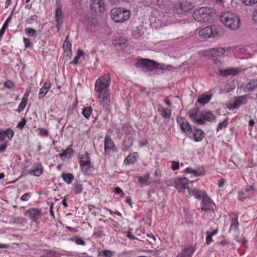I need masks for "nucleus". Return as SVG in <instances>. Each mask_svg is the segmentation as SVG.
<instances>
[{
    "label": "nucleus",
    "mask_w": 257,
    "mask_h": 257,
    "mask_svg": "<svg viewBox=\"0 0 257 257\" xmlns=\"http://www.w3.org/2000/svg\"><path fill=\"white\" fill-rule=\"evenodd\" d=\"M220 20L226 27L231 30H236L240 26V19L234 13L224 12L221 15Z\"/></svg>",
    "instance_id": "obj_1"
},
{
    "label": "nucleus",
    "mask_w": 257,
    "mask_h": 257,
    "mask_svg": "<svg viewBox=\"0 0 257 257\" xmlns=\"http://www.w3.org/2000/svg\"><path fill=\"white\" fill-rule=\"evenodd\" d=\"M111 83L110 74L108 73L99 77L96 81L94 89L96 92L109 91V87Z\"/></svg>",
    "instance_id": "obj_2"
},
{
    "label": "nucleus",
    "mask_w": 257,
    "mask_h": 257,
    "mask_svg": "<svg viewBox=\"0 0 257 257\" xmlns=\"http://www.w3.org/2000/svg\"><path fill=\"white\" fill-rule=\"evenodd\" d=\"M131 14L130 11L121 8H114L111 11V18L116 23H122L127 21Z\"/></svg>",
    "instance_id": "obj_3"
},
{
    "label": "nucleus",
    "mask_w": 257,
    "mask_h": 257,
    "mask_svg": "<svg viewBox=\"0 0 257 257\" xmlns=\"http://www.w3.org/2000/svg\"><path fill=\"white\" fill-rule=\"evenodd\" d=\"M212 10L207 7H201L194 11L193 18L196 21L205 22L209 20Z\"/></svg>",
    "instance_id": "obj_4"
},
{
    "label": "nucleus",
    "mask_w": 257,
    "mask_h": 257,
    "mask_svg": "<svg viewBox=\"0 0 257 257\" xmlns=\"http://www.w3.org/2000/svg\"><path fill=\"white\" fill-rule=\"evenodd\" d=\"M80 165L82 172L85 175H88L93 170V167L91 164L89 154L88 152H86L81 156Z\"/></svg>",
    "instance_id": "obj_5"
},
{
    "label": "nucleus",
    "mask_w": 257,
    "mask_h": 257,
    "mask_svg": "<svg viewBox=\"0 0 257 257\" xmlns=\"http://www.w3.org/2000/svg\"><path fill=\"white\" fill-rule=\"evenodd\" d=\"M156 61L148 59H141L135 63L137 68L142 69L144 72L152 71L156 69Z\"/></svg>",
    "instance_id": "obj_6"
},
{
    "label": "nucleus",
    "mask_w": 257,
    "mask_h": 257,
    "mask_svg": "<svg viewBox=\"0 0 257 257\" xmlns=\"http://www.w3.org/2000/svg\"><path fill=\"white\" fill-rule=\"evenodd\" d=\"M219 28L216 26L206 27L199 32V36L202 39L216 37L219 34Z\"/></svg>",
    "instance_id": "obj_7"
},
{
    "label": "nucleus",
    "mask_w": 257,
    "mask_h": 257,
    "mask_svg": "<svg viewBox=\"0 0 257 257\" xmlns=\"http://www.w3.org/2000/svg\"><path fill=\"white\" fill-rule=\"evenodd\" d=\"M174 186L179 192L184 193L185 190L187 189L188 191L190 188L188 185V180L186 177H178L174 179Z\"/></svg>",
    "instance_id": "obj_8"
},
{
    "label": "nucleus",
    "mask_w": 257,
    "mask_h": 257,
    "mask_svg": "<svg viewBox=\"0 0 257 257\" xmlns=\"http://www.w3.org/2000/svg\"><path fill=\"white\" fill-rule=\"evenodd\" d=\"M189 117L191 118L193 121L199 124H203L204 122L202 118V111H201L199 108L194 107L189 110L188 112Z\"/></svg>",
    "instance_id": "obj_9"
},
{
    "label": "nucleus",
    "mask_w": 257,
    "mask_h": 257,
    "mask_svg": "<svg viewBox=\"0 0 257 257\" xmlns=\"http://www.w3.org/2000/svg\"><path fill=\"white\" fill-rule=\"evenodd\" d=\"M99 101L105 110H108L110 104V94L109 91L98 92Z\"/></svg>",
    "instance_id": "obj_10"
},
{
    "label": "nucleus",
    "mask_w": 257,
    "mask_h": 257,
    "mask_svg": "<svg viewBox=\"0 0 257 257\" xmlns=\"http://www.w3.org/2000/svg\"><path fill=\"white\" fill-rule=\"evenodd\" d=\"M25 214L30 219L32 220L33 222L39 223L41 217L42 210L38 208H31L28 210L26 212Z\"/></svg>",
    "instance_id": "obj_11"
},
{
    "label": "nucleus",
    "mask_w": 257,
    "mask_h": 257,
    "mask_svg": "<svg viewBox=\"0 0 257 257\" xmlns=\"http://www.w3.org/2000/svg\"><path fill=\"white\" fill-rule=\"evenodd\" d=\"M90 9L96 14L101 13L105 10V5L103 0H91Z\"/></svg>",
    "instance_id": "obj_12"
},
{
    "label": "nucleus",
    "mask_w": 257,
    "mask_h": 257,
    "mask_svg": "<svg viewBox=\"0 0 257 257\" xmlns=\"http://www.w3.org/2000/svg\"><path fill=\"white\" fill-rule=\"evenodd\" d=\"M215 204L207 196H205L201 203V210L204 212L213 211Z\"/></svg>",
    "instance_id": "obj_13"
},
{
    "label": "nucleus",
    "mask_w": 257,
    "mask_h": 257,
    "mask_svg": "<svg viewBox=\"0 0 257 257\" xmlns=\"http://www.w3.org/2000/svg\"><path fill=\"white\" fill-rule=\"evenodd\" d=\"M176 120L182 132L186 133L191 131L192 128L190 123L185 118L178 116Z\"/></svg>",
    "instance_id": "obj_14"
},
{
    "label": "nucleus",
    "mask_w": 257,
    "mask_h": 257,
    "mask_svg": "<svg viewBox=\"0 0 257 257\" xmlns=\"http://www.w3.org/2000/svg\"><path fill=\"white\" fill-rule=\"evenodd\" d=\"M64 15L61 8H57L55 15V21L56 23L57 31H59L63 22Z\"/></svg>",
    "instance_id": "obj_15"
},
{
    "label": "nucleus",
    "mask_w": 257,
    "mask_h": 257,
    "mask_svg": "<svg viewBox=\"0 0 257 257\" xmlns=\"http://www.w3.org/2000/svg\"><path fill=\"white\" fill-rule=\"evenodd\" d=\"M194 7V3L191 0H184L180 4L181 10L187 13L192 11Z\"/></svg>",
    "instance_id": "obj_16"
},
{
    "label": "nucleus",
    "mask_w": 257,
    "mask_h": 257,
    "mask_svg": "<svg viewBox=\"0 0 257 257\" xmlns=\"http://www.w3.org/2000/svg\"><path fill=\"white\" fill-rule=\"evenodd\" d=\"M43 167L41 164H34L32 168L30 174L35 176H40L43 172Z\"/></svg>",
    "instance_id": "obj_17"
},
{
    "label": "nucleus",
    "mask_w": 257,
    "mask_h": 257,
    "mask_svg": "<svg viewBox=\"0 0 257 257\" xmlns=\"http://www.w3.org/2000/svg\"><path fill=\"white\" fill-rule=\"evenodd\" d=\"M246 102V98L244 95L238 97H235L231 104V106L234 108H237L241 105L245 103Z\"/></svg>",
    "instance_id": "obj_18"
},
{
    "label": "nucleus",
    "mask_w": 257,
    "mask_h": 257,
    "mask_svg": "<svg viewBox=\"0 0 257 257\" xmlns=\"http://www.w3.org/2000/svg\"><path fill=\"white\" fill-rule=\"evenodd\" d=\"M51 86V83L49 80H47L43 86L41 88L39 94V98H42L45 96L47 92L49 91Z\"/></svg>",
    "instance_id": "obj_19"
},
{
    "label": "nucleus",
    "mask_w": 257,
    "mask_h": 257,
    "mask_svg": "<svg viewBox=\"0 0 257 257\" xmlns=\"http://www.w3.org/2000/svg\"><path fill=\"white\" fill-rule=\"evenodd\" d=\"M189 194L191 195L194 196L195 197L198 199H203L205 196H207L205 191L199 190L197 189H193L192 190L189 189Z\"/></svg>",
    "instance_id": "obj_20"
},
{
    "label": "nucleus",
    "mask_w": 257,
    "mask_h": 257,
    "mask_svg": "<svg viewBox=\"0 0 257 257\" xmlns=\"http://www.w3.org/2000/svg\"><path fill=\"white\" fill-rule=\"evenodd\" d=\"M254 193V190L252 186H249L244 189V191L239 193V197L241 199L249 197Z\"/></svg>",
    "instance_id": "obj_21"
},
{
    "label": "nucleus",
    "mask_w": 257,
    "mask_h": 257,
    "mask_svg": "<svg viewBox=\"0 0 257 257\" xmlns=\"http://www.w3.org/2000/svg\"><path fill=\"white\" fill-rule=\"evenodd\" d=\"M202 114L204 124L205 123V121H211L215 118L214 115L209 111H202Z\"/></svg>",
    "instance_id": "obj_22"
},
{
    "label": "nucleus",
    "mask_w": 257,
    "mask_h": 257,
    "mask_svg": "<svg viewBox=\"0 0 257 257\" xmlns=\"http://www.w3.org/2000/svg\"><path fill=\"white\" fill-rule=\"evenodd\" d=\"M194 250L191 247L184 248L177 257H192Z\"/></svg>",
    "instance_id": "obj_23"
},
{
    "label": "nucleus",
    "mask_w": 257,
    "mask_h": 257,
    "mask_svg": "<svg viewBox=\"0 0 257 257\" xmlns=\"http://www.w3.org/2000/svg\"><path fill=\"white\" fill-rule=\"evenodd\" d=\"M239 223L237 218L235 217L231 219V224L229 229V232L233 231L234 232H237L238 231Z\"/></svg>",
    "instance_id": "obj_24"
},
{
    "label": "nucleus",
    "mask_w": 257,
    "mask_h": 257,
    "mask_svg": "<svg viewBox=\"0 0 257 257\" xmlns=\"http://www.w3.org/2000/svg\"><path fill=\"white\" fill-rule=\"evenodd\" d=\"M158 111L160 112L161 116L165 118H169L171 116V110L169 108L160 106L158 107Z\"/></svg>",
    "instance_id": "obj_25"
},
{
    "label": "nucleus",
    "mask_w": 257,
    "mask_h": 257,
    "mask_svg": "<svg viewBox=\"0 0 257 257\" xmlns=\"http://www.w3.org/2000/svg\"><path fill=\"white\" fill-rule=\"evenodd\" d=\"M237 70L233 68H229L226 70L219 71V74L221 76L235 75L237 73Z\"/></svg>",
    "instance_id": "obj_26"
},
{
    "label": "nucleus",
    "mask_w": 257,
    "mask_h": 257,
    "mask_svg": "<svg viewBox=\"0 0 257 257\" xmlns=\"http://www.w3.org/2000/svg\"><path fill=\"white\" fill-rule=\"evenodd\" d=\"M114 147V145L112 140L109 137H106L105 139L104 143L105 152L107 153L108 151L112 149Z\"/></svg>",
    "instance_id": "obj_27"
},
{
    "label": "nucleus",
    "mask_w": 257,
    "mask_h": 257,
    "mask_svg": "<svg viewBox=\"0 0 257 257\" xmlns=\"http://www.w3.org/2000/svg\"><path fill=\"white\" fill-rule=\"evenodd\" d=\"M63 180L68 184H70L74 179L73 175L71 173H63L61 174Z\"/></svg>",
    "instance_id": "obj_28"
},
{
    "label": "nucleus",
    "mask_w": 257,
    "mask_h": 257,
    "mask_svg": "<svg viewBox=\"0 0 257 257\" xmlns=\"http://www.w3.org/2000/svg\"><path fill=\"white\" fill-rule=\"evenodd\" d=\"M218 232V229L217 228L214 229L212 231H207L206 232L207 234V236L206 237V243L208 245L210 244L212 241V237L213 235H216Z\"/></svg>",
    "instance_id": "obj_29"
},
{
    "label": "nucleus",
    "mask_w": 257,
    "mask_h": 257,
    "mask_svg": "<svg viewBox=\"0 0 257 257\" xmlns=\"http://www.w3.org/2000/svg\"><path fill=\"white\" fill-rule=\"evenodd\" d=\"M212 95L210 94H203L198 99V102L202 104L207 103L211 99Z\"/></svg>",
    "instance_id": "obj_30"
},
{
    "label": "nucleus",
    "mask_w": 257,
    "mask_h": 257,
    "mask_svg": "<svg viewBox=\"0 0 257 257\" xmlns=\"http://www.w3.org/2000/svg\"><path fill=\"white\" fill-rule=\"evenodd\" d=\"M194 139L196 142L201 141L204 137V133L201 130H196L193 134Z\"/></svg>",
    "instance_id": "obj_31"
},
{
    "label": "nucleus",
    "mask_w": 257,
    "mask_h": 257,
    "mask_svg": "<svg viewBox=\"0 0 257 257\" xmlns=\"http://www.w3.org/2000/svg\"><path fill=\"white\" fill-rule=\"evenodd\" d=\"M211 51L213 55L219 57L223 56L226 52L225 49L223 48H214L211 49Z\"/></svg>",
    "instance_id": "obj_32"
},
{
    "label": "nucleus",
    "mask_w": 257,
    "mask_h": 257,
    "mask_svg": "<svg viewBox=\"0 0 257 257\" xmlns=\"http://www.w3.org/2000/svg\"><path fill=\"white\" fill-rule=\"evenodd\" d=\"M257 87V80L249 82L245 86V90L247 91H251Z\"/></svg>",
    "instance_id": "obj_33"
},
{
    "label": "nucleus",
    "mask_w": 257,
    "mask_h": 257,
    "mask_svg": "<svg viewBox=\"0 0 257 257\" xmlns=\"http://www.w3.org/2000/svg\"><path fill=\"white\" fill-rule=\"evenodd\" d=\"M27 102V96H25V95L22 98V101L19 104L18 109L16 110L18 112L22 111L26 107V103Z\"/></svg>",
    "instance_id": "obj_34"
},
{
    "label": "nucleus",
    "mask_w": 257,
    "mask_h": 257,
    "mask_svg": "<svg viewBox=\"0 0 257 257\" xmlns=\"http://www.w3.org/2000/svg\"><path fill=\"white\" fill-rule=\"evenodd\" d=\"M136 153L130 154L127 156L124 160V163L125 164H134L136 161V157L134 155Z\"/></svg>",
    "instance_id": "obj_35"
},
{
    "label": "nucleus",
    "mask_w": 257,
    "mask_h": 257,
    "mask_svg": "<svg viewBox=\"0 0 257 257\" xmlns=\"http://www.w3.org/2000/svg\"><path fill=\"white\" fill-rule=\"evenodd\" d=\"M93 109L91 106L85 107L82 111L83 115L86 118H88L92 113Z\"/></svg>",
    "instance_id": "obj_36"
},
{
    "label": "nucleus",
    "mask_w": 257,
    "mask_h": 257,
    "mask_svg": "<svg viewBox=\"0 0 257 257\" xmlns=\"http://www.w3.org/2000/svg\"><path fill=\"white\" fill-rule=\"evenodd\" d=\"M83 55V51L82 50L78 49L77 52V55L75 57L74 60L70 63L75 65L78 63L80 58Z\"/></svg>",
    "instance_id": "obj_37"
},
{
    "label": "nucleus",
    "mask_w": 257,
    "mask_h": 257,
    "mask_svg": "<svg viewBox=\"0 0 257 257\" xmlns=\"http://www.w3.org/2000/svg\"><path fill=\"white\" fill-rule=\"evenodd\" d=\"M11 17H9L5 21V22L4 23L2 28H1V29L0 30V38L3 36V35L4 34V33H5V30H6V28L8 26V25L9 24V23L10 22V21H11Z\"/></svg>",
    "instance_id": "obj_38"
},
{
    "label": "nucleus",
    "mask_w": 257,
    "mask_h": 257,
    "mask_svg": "<svg viewBox=\"0 0 257 257\" xmlns=\"http://www.w3.org/2000/svg\"><path fill=\"white\" fill-rule=\"evenodd\" d=\"M4 134L9 140H11L14 135V131L11 128H7L6 131H4Z\"/></svg>",
    "instance_id": "obj_39"
},
{
    "label": "nucleus",
    "mask_w": 257,
    "mask_h": 257,
    "mask_svg": "<svg viewBox=\"0 0 257 257\" xmlns=\"http://www.w3.org/2000/svg\"><path fill=\"white\" fill-rule=\"evenodd\" d=\"M25 33L29 36H36V31L31 28H27L25 30Z\"/></svg>",
    "instance_id": "obj_40"
},
{
    "label": "nucleus",
    "mask_w": 257,
    "mask_h": 257,
    "mask_svg": "<svg viewBox=\"0 0 257 257\" xmlns=\"http://www.w3.org/2000/svg\"><path fill=\"white\" fill-rule=\"evenodd\" d=\"M73 150L71 148H67L63 152L59 154L60 157L62 158L63 157H67L68 155H71L73 153Z\"/></svg>",
    "instance_id": "obj_41"
},
{
    "label": "nucleus",
    "mask_w": 257,
    "mask_h": 257,
    "mask_svg": "<svg viewBox=\"0 0 257 257\" xmlns=\"http://www.w3.org/2000/svg\"><path fill=\"white\" fill-rule=\"evenodd\" d=\"M83 188L81 184H75L74 187V191L77 194L81 193L83 191Z\"/></svg>",
    "instance_id": "obj_42"
},
{
    "label": "nucleus",
    "mask_w": 257,
    "mask_h": 257,
    "mask_svg": "<svg viewBox=\"0 0 257 257\" xmlns=\"http://www.w3.org/2000/svg\"><path fill=\"white\" fill-rule=\"evenodd\" d=\"M109 220L111 221L112 227L115 231H119L120 229L119 223L117 221H115L114 219L109 218Z\"/></svg>",
    "instance_id": "obj_43"
},
{
    "label": "nucleus",
    "mask_w": 257,
    "mask_h": 257,
    "mask_svg": "<svg viewBox=\"0 0 257 257\" xmlns=\"http://www.w3.org/2000/svg\"><path fill=\"white\" fill-rule=\"evenodd\" d=\"M102 255L105 256V257H111L113 255V253L109 250H105L99 253V256Z\"/></svg>",
    "instance_id": "obj_44"
},
{
    "label": "nucleus",
    "mask_w": 257,
    "mask_h": 257,
    "mask_svg": "<svg viewBox=\"0 0 257 257\" xmlns=\"http://www.w3.org/2000/svg\"><path fill=\"white\" fill-rule=\"evenodd\" d=\"M23 42L26 48H30L33 45V43L30 39L25 37L23 38Z\"/></svg>",
    "instance_id": "obj_45"
},
{
    "label": "nucleus",
    "mask_w": 257,
    "mask_h": 257,
    "mask_svg": "<svg viewBox=\"0 0 257 257\" xmlns=\"http://www.w3.org/2000/svg\"><path fill=\"white\" fill-rule=\"evenodd\" d=\"M149 179V175H146L143 177H139L138 181L140 183L144 184L147 183Z\"/></svg>",
    "instance_id": "obj_46"
},
{
    "label": "nucleus",
    "mask_w": 257,
    "mask_h": 257,
    "mask_svg": "<svg viewBox=\"0 0 257 257\" xmlns=\"http://www.w3.org/2000/svg\"><path fill=\"white\" fill-rule=\"evenodd\" d=\"M5 86L12 90H14V89H15V86H14V83H13L12 81H10V80H8L5 83Z\"/></svg>",
    "instance_id": "obj_47"
},
{
    "label": "nucleus",
    "mask_w": 257,
    "mask_h": 257,
    "mask_svg": "<svg viewBox=\"0 0 257 257\" xmlns=\"http://www.w3.org/2000/svg\"><path fill=\"white\" fill-rule=\"evenodd\" d=\"M191 174H193L194 176L195 177H198V176L203 175V171L202 170H200L199 169H193Z\"/></svg>",
    "instance_id": "obj_48"
},
{
    "label": "nucleus",
    "mask_w": 257,
    "mask_h": 257,
    "mask_svg": "<svg viewBox=\"0 0 257 257\" xmlns=\"http://www.w3.org/2000/svg\"><path fill=\"white\" fill-rule=\"evenodd\" d=\"M227 125V121L225 120L223 121V122H220L218 124V125L217 127V129H216L217 131L219 132L220 130H221L222 128L226 127Z\"/></svg>",
    "instance_id": "obj_49"
},
{
    "label": "nucleus",
    "mask_w": 257,
    "mask_h": 257,
    "mask_svg": "<svg viewBox=\"0 0 257 257\" xmlns=\"http://www.w3.org/2000/svg\"><path fill=\"white\" fill-rule=\"evenodd\" d=\"M242 1L246 6H251L257 3V0H242Z\"/></svg>",
    "instance_id": "obj_50"
},
{
    "label": "nucleus",
    "mask_w": 257,
    "mask_h": 257,
    "mask_svg": "<svg viewBox=\"0 0 257 257\" xmlns=\"http://www.w3.org/2000/svg\"><path fill=\"white\" fill-rule=\"evenodd\" d=\"M26 120L24 118H22V120L18 123L17 127L20 130H22L26 125Z\"/></svg>",
    "instance_id": "obj_51"
},
{
    "label": "nucleus",
    "mask_w": 257,
    "mask_h": 257,
    "mask_svg": "<svg viewBox=\"0 0 257 257\" xmlns=\"http://www.w3.org/2000/svg\"><path fill=\"white\" fill-rule=\"evenodd\" d=\"M39 135L41 136H47L48 135V131L43 128H39Z\"/></svg>",
    "instance_id": "obj_52"
},
{
    "label": "nucleus",
    "mask_w": 257,
    "mask_h": 257,
    "mask_svg": "<svg viewBox=\"0 0 257 257\" xmlns=\"http://www.w3.org/2000/svg\"><path fill=\"white\" fill-rule=\"evenodd\" d=\"M73 240H74L75 242L78 245H84L85 244V241L81 238L76 237L73 239Z\"/></svg>",
    "instance_id": "obj_53"
},
{
    "label": "nucleus",
    "mask_w": 257,
    "mask_h": 257,
    "mask_svg": "<svg viewBox=\"0 0 257 257\" xmlns=\"http://www.w3.org/2000/svg\"><path fill=\"white\" fill-rule=\"evenodd\" d=\"M114 192L115 194H120L122 197L124 196V193L122 189L119 187H115L114 189Z\"/></svg>",
    "instance_id": "obj_54"
},
{
    "label": "nucleus",
    "mask_w": 257,
    "mask_h": 257,
    "mask_svg": "<svg viewBox=\"0 0 257 257\" xmlns=\"http://www.w3.org/2000/svg\"><path fill=\"white\" fill-rule=\"evenodd\" d=\"M156 69H160L163 71H166V65L163 63L157 62Z\"/></svg>",
    "instance_id": "obj_55"
},
{
    "label": "nucleus",
    "mask_w": 257,
    "mask_h": 257,
    "mask_svg": "<svg viewBox=\"0 0 257 257\" xmlns=\"http://www.w3.org/2000/svg\"><path fill=\"white\" fill-rule=\"evenodd\" d=\"M180 163L179 162L173 161L172 163L171 168L173 170H176L179 169Z\"/></svg>",
    "instance_id": "obj_56"
},
{
    "label": "nucleus",
    "mask_w": 257,
    "mask_h": 257,
    "mask_svg": "<svg viewBox=\"0 0 257 257\" xmlns=\"http://www.w3.org/2000/svg\"><path fill=\"white\" fill-rule=\"evenodd\" d=\"M30 196L31 194L30 193H27L22 195L21 199L22 201H27L29 199Z\"/></svg>",
    "instance_id": "obj_57"
},
{
    "label": "nucleus",
    "mask_w": 257,
    "mask_h": 257,
    "mask_svg": "<svg viewBox=\"0 0 257 257\" xmlns=\"http://www.w3.org/2000/svg\"><path fill=\"white\" fill-rule=\"evenodd\" d=\"M7 147V142H4L3 144L0 145V152H4Z\"/></svg>",
    "instance_id": "obj_58"
},
{
    "label": "nucleus",
    "mask_w": 257,
    "mask_h": 257,
    "mask_svg": "<svg viewBox=\"0 0 257 257\" xmlns=\"http://www.w3.org/2000/svg\"><path fill=\"white\" fill-rule=\"evenodd\" d=\"M71 44L68 42L65 41L63 44V48L66 51V50H71Z\"/></svg>",
    "instance_id": "obj_59"
},
{
    "label": "nucleus",
    "mask_w": 257,
    "mask_h": 257,
    "mask_svg": "<svg viewBox=\"0 0 257 257\" xmlns=\"http://www.w3.org/2000/svg\"><path fill=\"white\" fill-rule=\"evenodd\" d=\"M6 136L4 131L3 130H0V142L4 141Z\"/></svg>",
    "instance_id": "obj_60"
},
{
    "label": "nucleus",
    "mask_w": 257,
    "mask_h": 257,
    "mask_svg": "<svg viewBox=\"0 0 257 257\" xmlns=\"http://www.w3.org/2000/svg\"><path fill=\"white\" fill-rule=\"evenodd\" d=\"M176 69V67L171 65H166V71H173Z\"/></svg>",
    "instance_id": "obj_61"
},
{
    "label": "nucleus",
    "mask_w": 257,
    "mask_h": 257,
    "mask_svg": "<svg viewBox=\"0 0 257 257\" xmlns=\"http://www.w3.org/2000/svg\"><path fill=\"white\" fill-rule=\"evenodd\" d=\"M155 175L156 177L160 178L161 176V171L159 169H156L155 172Z\"/></svg>",
    "instance_id": "obj_62"
},
{
    "label": "nucleus",
    "mask_w": 257,
    "mask_h": 257,
    "mask_svg": "<svg viewBox=\"0 0 257 257\" xmlns=\"http://www.w3.org/2000/svg\"><path fill=\"white\" fill-rule=\"evenodd\" d=\"M126 236L130 239H134L135 238L134 236L132 234L130 231L126 232Z\"/></svg>",
    "instance_id": "obj_63"
},
{
    "label": "nucleus",
    "mask_w": 257,
    "mask_h": 257,
    "mask_svg": "<svg viewBox=\"0 0 257 257\" xmlns=\"http://www.w3.org/2000/svg\"><path fill=\"white\" fill-rule=\"evenodd\" d=\"M252 17H253V20L255 22H257V10L254 11Z\"/></svg>",
    "instance_id": "obj_64"
}]
</instances>
